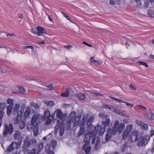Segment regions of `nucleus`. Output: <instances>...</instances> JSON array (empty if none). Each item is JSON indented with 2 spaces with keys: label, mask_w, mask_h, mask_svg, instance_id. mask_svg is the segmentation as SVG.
<instances>
[{
  "label": "nucleus",
  "mask_w": 154,
  "mask_h": 154,
  "mask_svg": "<svg viewBox=\"0 0 154 154\" xmlns=\"http://www.w3.org/2000/svg\"><path fill=\"white\" fill-rule=\"evenodd\" d=\"M129 133H130L128 132V131L125 130L122 134V137L123 139H126L127 138H128V139L129 140Z\"/></svg>",
  "instance_id": "nucleus-26"
},
{
  "label": "nucleus",
  "mask_w": 154,
  "mask_h": 154,
  "mask_svg": "<svg viewBox=\"0 0 154 154\" xmlns=\"http://www.w3.org/2000/svg\"><path fill=\"white\" fill-rule=\"evenodd\" d=\"M145 116L148 119H154V114L151 112L146 113Z\"/></svg>",
  "instance_id": "nucleus-23"
},
{
  "label": "nucleus",
  "mask_w": 154,
  "mask_h": 154,
  "mask_svg": "<svg viewBox=\"0 0 154 154\" xmlns=\"http://www.w3.org/2000/svg\"><path fill=\"white\" fill-rule=\"evenodd\" d=\"M52 145L53 146V147H54L56 145V142L54 140H52L51 141Z\"/></svg>",
  "instance_id": "nucleus-54"
},
{
  "label": "nucleus",
  "mask_w": 154,
  "mask_h": 154,
  "mask_svg": "<svg viewBox=\"0 0 154 154\" xmlns=\"http://www.w3.org/2000/svg\"><path fill=\"white\" fill-rule=\"evenodd\" d=\"M50 112L49 110L45 111L44 112L43 119H46L48 118L50 116Z\"/></svg>",
  "instance_id": "nucleus-28"
},
{
  "label": "nucleus",
  "mask_w": 154,
  "mask_h": 154,
  "mask_svg": "<svg viewBox=\"0 0 154 154\" xmlns=\"http://www.w3.org/2000/svg\"><path fill=\"white\" fill-rule=\"evenodd\" d=\"M153 146L154 148H152V152L153 154H154V140H153Z\"/></svg>",
  "instance_id": "nucleus-64"
},
{
  "label": "nucleus",
  "mask_w": 154,
  "mask_h": 154,
  "mask_svg": "<svg viewBox=\"0 0 154 154\" xmlns=\"http://www.w3.org/2000/svg\"><path fill=\"white\" fill-rule=\"evenodd\" d=\"M7 102L8 104L10 105H12L14 101L12 99L8 98L7 99Z\"/></svg>",
  "instance_id": "nucleus-38"
},
{
  "label": "nucleus",
  "mask_w": 154,
  "mask_h": 154,
  "mask_svg": "<svg viewBox=\"0 0 154 154\" xmlns=\"http://www.w3.org/2000/svg\"><path fill=\"white\" fill-rule=\"evenodd\" d=\"M125 103L127 106L129 107L132 108L133 107L134 105L132 103H128L127 102H125Z\"/></svg>",
  "instance_id": "nucleus-40"
},
{
  "label": "nucleus",
  "mask_w": 154,
  "mask_h": 154,
  "mask_svg": "<svg viewBox=\"0 0 154 154\" xmlns=\"http://www.w3.org/2000/svg\"><path fill=\"white\" fill-rule=\"evenodd\" d=\"M55 115L57 118L59 119L57 120L58 123L57 125L55 126L54 132L55 134L59 133L60 136H62L64 133V125L63 122L66 117V115L63 114L61 111L60 109L56 110L52 116V119L54 118V115Z\"/></svg>",
  "instance_id": "nucleus-1"
},
{
  "label": "nucleus",
  "mask_w": 154,
  "mask_h": 154,
  "mask_svg": "<svg viewBox=\"0 0 154 154\" xmlns=\"http://www.w3.org/2000/svg\"><path fill=\"white\" fill-rule=\"evenodd\" d=\"M34 125H32V123L30 124L29 122L26 125L27 129L29 131H31L33 127V126H34Z\"/></svg>",
  "instance_id": "nucleus-32"
},
{
  "label": "nucleus",
  "mask_w": 154,
  "mask_h": 154,
  "mask_svg": "<svg viewBox=\"0 0 154 154\" xmlns=\"http://www.w3.org/2000/svg\"><path fill=\"white\" fill-rule=\"evenodd\" d=\"M22 48L23 49L26 48H29L30 49L32 50V52L33 53L34 51V47L32 46H23Z\"/></svg>",
  "instance_id": "nucleus-33"
},
{
  "label": "nucleus",
  "mask_w": 154,
  "mask_h": 154,
  "mask_svg": "<svg viewBox=\"0 0 154 154\" xmlns=\"http://www.w3.org/2000/svg\"><path fill=\"white\" fill-rule=\"evenodd\" d=\"M110 122V119L107 118L106 121L102 122V124L104 127L98 125L94 128V131L99 136L103 135L105 131V127L109 125Z\"/></svg>",
  "instance_id": "nucleus-4"
},
{
  "label": "nucleus",
  "mask_w": 154,
  "mask_h": 154,
  "mask_svg": "<svg viewBox=\"0 0 154 154\" xmlns=\"http://www.w3.org/2000/svg\"><path fill=\"white\" fill-rule=\"evenodd\" d=\"M91 62L92 63H96V60L94 59V57H91Z\"/></svg>",
  "instance_id": "nucleus-49"
},
{
  "label": "nucleus",
  "mask_w": 154,
  "mask_h": 154,
  "mask_svg": "<svg viewBox=\"0 0 154 154\" xmlns=\"http://www.w3.org/2000/svg\"><path fill=\"white\" fill-rule=\"evenodd\" d=\"M151 134V136L152 137L154 135V131L153 130H151L150 131Z\"/></svg>",
  "instance_id": "nucleus-62"
},
{
  "label": "nucleus",
  "mask_w": 154,
  "mask_h": 154,
  "mask_svg": "<svg viewBox=\"0 0 154 154\" xmlns=\"http://www.w3.org/2000/svg\"><path fill=\"white\" fill-rule=\"evenodd\" d=\"M47 88L46 89L48 90H52L54 88L53 85L52 84L49 85L48 86H47Z\"/></svg>",
  "instance_id": "nucleus-42"
},
{
  "label": "nucleus",
  "mask_w": 154,
  "mask_h": 154,
  "mask_svg": "<svg viewBox=\"0 0 154 154\" xmlns=\"http://www.w3.org/2000/svg\"><path fill=\"white\" fill-rule=\"evenodd\" d=\"M87 116H85L83 118L82 120L80 122L81 126L79 130L78 133V135L79 137L82 135L84 132L85 129L84 125L85 123H84V122H82L83 121H84V120L85 119H87Z\"/></svg>",
  "instance_id": "nucleus-12"
},
{
  "label": "nucleus",
  "mask_w": 154,
  "mask_h": 154,
  "mask_svg": "<svg viewBox=\"0 0 154 154\" xmlns=\"http://www.w3.org/2000/svg\"><path fill=\"white\" fill-rule=\"evenodd\" d=\"M33 131L34 135L35 136H37L38 131V125L35 124L34 126Z\"/></svg>",
  "instance_id": "nucleus-22"
},
{
  "label": "nucleus",
  "mask_w": 154,
  "mask_h": 154,
  "mask_svg": "<svg viewBox=\"0 0 154 154\" xmlns=\"http://www.w3.org/2000/svg\"><path fill=\"white\" fill-rule=\"evenodd\" d=\"M135 122L140 127L143 123L142 122L138 120H136Z\"/></svg>",
  "instance_id": "nucleus-45"
},
{
  "label": "nucleus",
  "mask_w": 154,
  "mask_h": 154,
  "mask_svg": "<svg viewBox=\"0 0 154 154\" xmlns=\"http://www.w3.org/2000/svg\"><path fill=\"white\" fill-rule=\"evenodd\" d=\"M14 137L15 139H18L19 142H21L23 137L21 136L20 133L18 131H16L14 135Z\"/></svg>",
  "instance_id": "nucleus-19"
},
{
  "label": "nucleus",
  "mask_w": 154,
  "mask_h": 154,
  "mask_svg": "<svg viewBox=\"0 0 154 154\" xmlns=\"http://www.w3.org/2000/svg\"><path fill=\"white\" fill-rule=\"evenodd\" d=\"M150 138V136L148 135L139 137L137 143V145L139 146H145L149 141Z\"/></svg>",
  "instance_id": "nucleus-6"
},
{
  "label": "nucleus",
  "mask_w": 154,
  "mask_h": 154,
  "mask_svg": "<svg viewBox=\"0 0 154 154\" xmlns=\"http://www.w3.org/2000/svg\"><path fill=\"white\" fill-rule=\"evenodd\" d=\"M44 102L45 103L46 106L48 107H52L54 105V102L51 101H48L45 100Z\"/></svg>",
  "instance_id": "nucleus-25"
},
{
  "label": "nucleus",
  "mask_w": 154,
  "mask_h": 154,
  "mask_svg": "<svg viewBox=\"0 0 154 154\" xmlns=\"http://www.w3.org/2000/svg\"><path fill=\"white\" fill-rule=\"evenodd\" d=\"M149 57L150 59H154V55L151 54L149 55Z\"/></svg>",
  "instance_id": "nucleus-63"
},
{
  "label": "nucleus",
  "mask_w": 154,
  "mask_h": 154,
  "mask_svg": "<svg viewBox=\"0 0 154 154\" xmlns=\"http://www.w3.org/2000/svg\"><path fill=\"white\" fill-rule=\"evenodd\" d=\"M83 44H85L86 45H87L89 47H92V45H90V44H89L86 43V42H83Z\"/></svg>",
  "instance_id": "nucleus-61"
},
{
  "label": "nucleus",
  "mask_w": 154,
  "mask_h": 154,
  "mask_svg": "<svg viewBox=\"0 0 154 154\" xmlns=\"http://www.w3.org/2000/svg\"><path fill=\"white\" fill-rule=\"evenodd\" d=\"M138 107L139 108L142 110H146V107L141 105H138Z\"/></svg>",
  "instance_id": "nucleus-51"
},
{
  "label": "nucleus",
  "mask_w": 154,
  "mask_h": 154,
  "mask_svg": "<svg viewBox=\"0 0 154 154\" xmlns=\"http://www.w3.org/2000/svg\"><path fill=\"white\" fill-rule=\"evenodd\" d=\"M150 12V11L148 12V14L149 16L152 17H154V11L151 12V13L150 14H149Z\"/></svg>",
  "instance_id": "nucleus-55"
},
{
  "label": "nucleus",
  "mask_w": 154,
  "mask_h": 154,
  "mask_svg": "<svg viewBox=\"0 0 154 154\" xmlns=\"http://www.w3.org/2000/svg\"><path fill=\"white\" fill-rule=\"evenodd\" d=\"M45 149L47 153L49 152L50 151H51L50 150V146L48 145L46 146Z\"/></svg>",
  "instance_id": "nucleus-41"
},
{
  "label": "nucleus",
  "mask_w": 154,
  "mask_h": 154,
  "mask_svg": "<svg viewBox=\"0 0 154 154\" xmlns=\"http://www.w3.org/2000/svg\"><path fill=\"white\" fill-rule=\"evenodd\" d=\"M133 128V125L130 124L127 125L126 128L125 130L128 131L129 132H130V131L132 130Z\"/></svg>",
  "instance_id": "nucleus-30"
},
{
  "label": "nucleus",
  "mask_w": 154,
  "mask_h": 154,
  "mask_svg": "<svg viewBox=\"0 0 154 154\" xmlns=\"http://www.w3.org/2000/svg\"><path fill=\"white\" fill-rule=\"evenodd\" d=\"M20 107V104L18 103L14 104L13 108V112L14 113L18 112Z\"/></svg>",
  "instance_id": "nucleus-21"
},
{
  "label": "nucleus",
  "mask_w": 154,
  "mask_h": 154,
  "mask_svg": "<svg viewBox=\"0 0 154 154\" xmlns=\"http://www.w3.org/2000/svg\"><path fill=\"white\" fill-rule=\"evenodd\" d=\"M19 123L20 128L21 129H23L25 126V123L23 121H22Z\"/></svg>",
  "instance_id": "nucleus-37"
},
{
  "label": "nucleus",
  "mask_w": 154,
  "mask_h": 154,
  "mask_svg": "<svg viewBox=\"0 0 154 154\" xmlns=\"http://www.w3.org/2000/svg\"><path fill=\"white\" fill-rule=\"evenodd\" d=\"M129 87L130 88H131V89L133 90H136V88L134 85L131 84L129 85Z\"/></svg>",
  "instance_id": "nucleus-50"
},
{
  "label": "nucleus",
  "mask_w": 154,
  "mask_h": 154,
  "mask_svg": "<svg viewBox=\"0 0 154 154\" xmlns=\"http://www.w3.org/2000/svg\"><path fill=\"white\" fill-rule=\"evenodd\" d=\"M3 111H0V122H2L1 121L3 116Z\"/></svg>",
  "instance_id": "nucleus-52"
},
{
  "label": "nucleus",
  "mask_w": 154,
  "mask_h": 154,
  "mask_svg": "<svg viewBox=\"0 0 154 154\" xmlns=\"http://www.w3.org/2000/svg\"><path fill=\"white\" fill-rule=\"evenodd\" d=\"M15 89L17 90L15 91L14 90H12V92L14 94H17L19 92V91L17 90V89L22 94L24 93L25 92V90L23 87L21 86H19L15 88Z\"/></svg>",
  "instance_id": "nucleus-18"
},
{
  "label": "nucleus",
  "mask_w": 154,
  "mask_h": 154,
  "mask_svg": "<svg viewBox=\"0 0 154 154\" xmlns=\"http://www.w3.org/2000/svg\"><path fill=\"white\" fill-rule=\"evenodd\" d=\"M47 119L45 122V124L47 125H50L51 123V120L49 118Z\"/></svg>",
  "instance_id": "nucleus-46"
},
{
  "label": "nucleus",
  "mask_w": 154,
  "mask_h": 154,
  "mask_svg": "<svg viewBox=\"0 0 154 154\" xmlns=\"http://www.w3.org/2000/svg\"><path fill=\"white\" fill-rule=\"evenodd\" d=\"M31 32L35 34H36L37 33V32L35 30L33 29H32L31 30Z\"/></svg>",
  "instance_id": "nucleus-60"
},
{
  "label": "nucleus",
  "mask_w": 154,
  "mask_h": 154,
  "mask_svg": "<svg viewBox=\"0 0 154 154\" xmlns=\"http://www.w3.org/2000/svg\"><path fill=\"white\" fill-rule=\"evenodd\" d=\"M94 134L92 133H89L87 134L84 138V141L86 143H89V140L91 139L92 140V143H95V149H97L100 146V139L96 135H98L94 131Z\"/></svg>",
  "instance_id": "nucleus-2"
},
{
  "label": "nucleus",
  "mask_w": 154,
  "mask_h": 154,
  "mask_svg": "<svg viewBox=\"0 0 154 154\" xmlns=\"http://www.w3.org/2000/svg\"><path fill=\"white\" fill-rule=\"evenodd\" d=\"M140 128L143 130H146L148 129V126L147 124L143 123L140 127Z\"/></svg>",
  "instance_id": "nucleus-35"
},
{
  "label": "nucleus",
  "mask_w": 154,
  "mask_h": 154,
  "mask_svg": "<svg viewBox=\"0 0 154 154\" xmlns=\"http://www.w3.org/2000/svg\"><path fill=\"white\" fill-rule=\"evenodd\" d=\"M19 142V143L13 142L11 144L13 148V149H18L20 147L21 142Z\"/></svg>",
  "instance_id": "nucleus-24"
},
{
  "label": "nucleus",
  "mask_w": 154,
  "mask_h": 154,
  "mask_svg": "<svg viewBox=\"0 0 154 154\" xmlns=\"http://www.w3.org/2000/svg\"><path fill=\"white\" fill-rule=\"evenodd\" d=\"M82 149L86 154H88L91 150V147L90 146V143H86L83 145Z\"/></svg>",
  "instance_id": "nucleus-15"
},
{
  "label": "nucleus",
  "mask_w": 154,
  "mask_h": 154,
  "mask_svg": "<svg viewBox=\"0 0 154 154\" xmlns=\"http://www.w3.org/2000/svg\"><path fill=\"white\" fill-rule=\"evenodd\" d=\"M31 112V109L30 106H27L24 112L23 117L24 119H26L29 117Z\"/></svg>",
  "instance_id": "nucleus-16"
},
{
  "label": "nucleus",
  "mask_w": 154,
  "mask_h": 154,
  "mask_svg": "<svg viewBox=\"0 0 154 154\" xmlns=\"http://www.w3.org/2000/svg\"><path fill=\"white\" fill-rule=\"evenodd\" d=\"M121 150L122 152H124L125 151V150L126 149V146H122L121 147Z\"/></svg>",
  "instance_id": "nucleus-57"
},
{
  "label": "nucleus",
  "mask_w": 154,
  "mask_h": 154,
  "mask_svg": "<svg viewBox=\"0 0 154 154\" xmlns=\"http://www.w3.org/2000/svg\"><path fill=\"white\" fill-rule=\"evenodd\" d=\"M75 96L78 98L80 100H84L86 98V95L82 93H76L74 95Z\"/></svg>",
  "instance_id": "nucleus-20"
},
{
  "label": "nucleus",
  "mask_w": 154,
  "mask_h": 154,
  "mask_svg": "<svg viewBox=\"0 0 154 154\" xmlns=\"http://www.w3.org/2000/svg\"><path fill=\"white\" fill-rule=\"evenodd\" d=\"M13 148L11 145V144L9 146L7 149V151L8 152H11L13 150Z\"/></svg>",
  "instance_id": "nucleus-43"
},
{
  "label": "nucleus",
  "mask_w": 154,
  "mask_h": 154,
  "mask_svg": "<svg viewBox=\"0 0 154 154\" xmlns=\"http://www.w3.org/2000/svg\"><path fill=\"white\" fill-rule=\"evenodd\" d=\"M42 116L40 114H34L33 115L31 120V123L34 125L38 124L40 122L42 118Z\"/></svg>",
  "instance_id": "nucleus-9"
},
{
  "label": "nucleus",
  "mask_w": 154,
  "mask_h": 154,
  "mask_svg": "<svg viewBox=\"0 0 154 154\" xmlns=\"http://www.w3.org/2000/svg\"><path fill=\"white\" fill-rule=\"evenodd\" d=\"M75 112H72L69 117L68 120L66 122L67 127V130H69L70 128V125L72 124H73L74 127L79 126L80 117L79 116H75Z\"/></svg>",
  "instance_id": "nucleus-3"
},
{
  "label": "nucleus",
  "mask_w": 154,
  "mask_h": 154,
  "mask_svg": "<svg viewBox=\"0 0 154 154\" xmlns=\"http://www.w3.org/2000/svg\"><path fill=\"white\" fill-rule=\"evenodd\" d=\"M69 91L68 90L66 91L61 94V96L64 97H67L69 96Z\"/></svg>",
  "instance_id": "nucleus-31"
},
{
  "label": "nucleus",
  "mask_w": 154,
  "mask_h": 154,
  "mask_svg": "<svg viewBox=\"0 0 154 154\" xmlns=\"http://www.w3.org/2000/svg\"><path fill=\"white\" fill-rule=\"evenodd\" d=\"M140 133L138 131H134L130 133L129 137V140L131 142H135L140 137Z\"/></svg>",
  "instance_id": "nucleus-8"
},
{
  "label": "nucleus",
  "mask_w": 154,
  "mask_h": 154,
  "mask_svg": "<svg viewBox=\"0 0 154 154\" xmlns=\"http://www.w3.org/2000/svg\"><path fill=\"white\" fill-rule=\"evenodd\" d=\"M137 63H139L140 65H142L146 67H148V64L145 62H143L138 61Z\"/></svg>",
  "instance_id": "nucleus-39"
},
{
  "label": "nucleus",
  "mask_w": 154,
  "mask_h": 154,
  "mask_svg": "<svg viewBox=\"0 0 154 154\" xmlns=\"http://www.w3.org/2000/svg\"><path fill=\"white\" fill-rule=\"evenodd\" d=\"M7 104L5 103H0V111H2L6 108L7 106Z\"/></svg>",
  "instance_id": "nucleus-29"
},
{
  "label": "nucleus",
  "mask_w": 154,
  "mask_h": 154,
  "mask_svg": "<svg viewBox=\"0 0 154 154\" xmlns=\"http://www.w3.org/2000/svg\"><path fill=\"white\" fill-rule=\"evenodd\" d=\"M37 29L38 31L36 34L38 36H41L44 33L47 34L46 31L42 27L38 26L37 27Z\"/></svg>",
  "instance_id": "nucleus-17"
},
{
  "label": "nucleus",
  "mask_w": 154,
  "mask_h": 154,
  "mask_svg": "<svg viewBox=\"0 0 154 154\" xmlns=\"http://www.w3.org/2000/svg\"><path fill=\"white\" fill-rule=\"evenodd\" d=\"M99 116L101 118H102L103 119H106L108 117V115H105V114L102 113H100L99 114Z\"/></svg>",
  "instance_id": "nucleus-36"
},
{
  "label": "nucleus",
  "mask_w": 154,
  "mask_h": 154,
  "mask_svg": "<svg viewBox=\"0 0 154 154\" xmlns=\"http://www.w3.org/2000/svg\"><path fill=\"white\" fill-rule=\"evenodd\" d=\"M32 105L35 108H38L39 107L38 106L36 103L32 104Z\"/></svg>",
  "instance_id": "nucleus-58"
},
{
  "label": "nucleus",
  "mask_w": 154,
  "mask_h": 154,
  "mask_svg": "<svg viewBox=\"0 0 154 154\" xmlns=\"http://www.w3.org/2000/svg\"><path fill=\"white\" fill-rule=\"evenodd\" d=\"M64 48L67 49H69L72 48H73V46L71 45H65L64 46Z\"/></svg>",
  "instance_id": "nucleus-44"
},
{
  "label": "nucleus",
  "mask_w": 154,
  "mask_h": 154,
  "mask_svg": "<svg viewBox=\"0 0 154 154\" xmlns=\"http://www.w3.org/2000/svg\"><path fill=\"white\" fill-rule=\"evenodd\" d=\"M12 106L8 105L7 107V114L8 116H9L11 114L12 111Z\"/></svg>",
  "instance_id": "nucleus-27"
},
{
  "label": "nucleus",
  "mask_w": 154,
  "mask_h": 154,
  "mask_svg": "<svg viewBox=\"0 0 154 154\" xmlns=\"http://www.w3.org/2000/svg\"><path fill=\"white\" fill-rule=\"evenodd\" d=\"M102 107L104 109L110 110L112 112L121 116H123L126 118H128L129 117V116L123 113L119 110L116 109L115 107L112 106H110L107 105H103L102 106Z\"/></svg>",
  "instance_id": "nucleus-7"
},
{
  "label": "nucleus",
  "mask_w": 154,
  "mask_h": 154,
  "mask_svg": "<svg viewBox=\"0 0 154 154\" xmlns=\"http://www.w3.org/2000/svg\"><path fill=\"white\" fill-rule=\"evenodd\" d=\"M25 107V105H23L21 107L20 110L18 112L17 117L14 120L15 124H17L22 121V112Z\"/></svg>",
  "instance_id": "nucleus-10"
},
{
  "label": "nucleus",
  "mask_w": 154,
  "mask_h": 154,
  "mask_svg": "<svg viewBox=\"0 0 154 154\" xmlns=\"http://www.w3.org/2000/svg\"><path fill=\"white\" fill-rule=\"evenodd\" d=\"M107 132V133L106 134L105 137V140L107 142L112 137L116 134V133H114V131L112 128L111 129L109 128Z\"/></svg>",
  "instance_id": "nucleus-13"
},
{
  "label": "nucleus",
  "mask_w": 154,
  "mask_h": 154,
  "mask_svg": "<svg viewBox=\"0 0 154 154\" xmlns=\"http://www.w3.org/2000/svg\"><path fill=\"white\" fill-rule=\"evenodd\" d=\"M14 131V128L11 124L8 126L5 125L4 127V131L3 133L4 135H7L8 134H11Z\"/></svg>",
  "instance_id": "nucleus-11"
},
{
  "label": "nucleus",
  "mask_w": 154,
  "mask_h": 154,
  "mask_svg": "<svg viewBox=\"0 0 154 154\" xmlns=\"http://www.w3.org/2000/svg\"><path fill=\"white\" fill-rule=\"evenodd\" d=\"M125 127V125L123 123H119V121L116 120L113 125L112 128L114 133H116L117 131L119 134H121L123 131Z\"/></svg>",
  "instance_id": "nucleus-5"
},
{
  "label": "nucleus",
  "mask_w": 154,
  "mask_h": 154,
  "mask_svg": "<svg viewBox=\"0 0 154 154\" xmlns=\"http://www.w3.org/2000/svg\"><path fill=\"white\" fill-rule=\"evenodd\" d=\"M36 150L35 149H32L29 154H38V152L36 154Z\"/></svg>",
  "instance_id": "nucleus-53"
},
{
  "label": "nucleus",
  "mask_w": 154,
  "mask_h": 154,
  "mask_svg": "<svg viewBox=\"0 0 154 154\" xmlns=\"http://www.w3.org/2000/svg\"><path fill=\"white\" fill-rule=\"evenodd\" d=\"M29 138L26 137L24 140V143L25 145L29 146L30 144V142L29 141Z\"/></svg>",
  "instance_id": "nucleus-34"
},
{
  "label": "nucleus",
  "mask_w": 154,
  "mask_h": 154,
  "mask_svg": "<svg viewBox=\"0 0 154 154\" xmlns=\"http://www.w3.org/2000/svg\"><path fill=\"white\" fill-rule=\"evenodd\" d=\"M43 145L42 143H40L39 145L38 149L39 151H41L43 148Z\"/></svg>",
  "instance_id": "nucleus-47"
},
{
  "label": "nucleus",
  "mask_w": 154,
  "mask_h": 154,
  "mask_svg": "<svg viewBox=\"0 0 154 154\" xmlns=\"http://www.w3.org/2000/svg\"><path fill=\"white\" fill-rule=\"evenodd\" d=\"M103 63V62L101 60H96V63L97 64H100Z\"/></svg>",
  "instance_id": "nucleus-59"
},
{
  "label": "nucleus",
  "mask_w": 154,
  "mask_h": 154,
  "mask_svg": "<svg viewBox=\"0 0 154 154\" xmlns=\"http://www.w3.org/2000/svg\"><path fill=\"white\" fill-rule=\"evenodd\" d=\"M51 135V133H50L48 135L45 137H43V139L46 140L47 139H49V138L48 137Z\"/></svg>",
  "instance_id": "nucleus-56"
},
{
  "label": "nucleus",
  "mask_w": 154,
  "mask_h": 154,
  "mask_svg": "<svg viewBox=\"0 0 154 154\" xmlns=\"http://www.w3.org/2000/svg\"><path fill=\"white\" fill-rule=\"evenodd\" d=\"M92 95H95L96 96H102V95L101 94H100L97 92H93L91 93Z\"/></svg>",
  "instance_id": "nucleus-48"
},
{
  "label": "nucleus",
  "mask_w": 154,
  "mask_h": 154,
  "mask_svg": "<svg viewBox=\"0 0 154 154\" xmlns=\"http://www.w3.org/2000/svg\"><path fill=\"white\" fill-rule=\"evenodd\" d=\"M85 116H87V119H85L82 122H84L85 123V121L88 119L87 121V124L89 127H91L92 125V122L94 120V118L92 116H90L88 117V115H85L84 117Z\"/></svg>",
  "instance_id": "nucleus-14"
}]
</instances>
